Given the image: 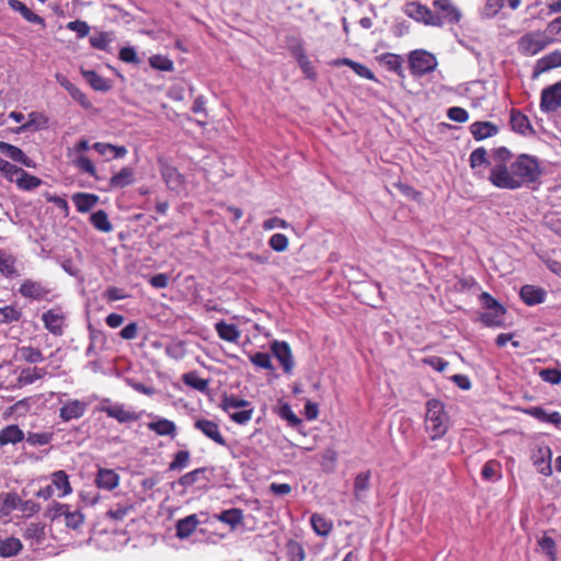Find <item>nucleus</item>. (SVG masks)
<instances>
[{"instance_id":"f3484780","label":"nucleus","mask_w":561,"mask_h":561,"mask_svg":"<svg viewBox=\"0 0 561 561\" xmlns=\"http://www.w3.org/2000/svg\"><path fill=\"white\" fill-rule=\"evenodd\" d=\"M0 152L5 157L10 158L15 162H20L21 164L27 168H34V161L28 158L19 147L13 146L11 144L0 141Z\"/></svg>"},{"instance_id":"ddd939ff","label":"nucleus","mask_w":561,"mask_h":561,"mask_svg":"<svg viewBox=\"0 0 561 561\" xmlns=\"http://www.w3.org/2000/svg\"><path fill=\"white\" fill-rule=\"evenodd\" d=\"M551 457L552 451L549 446H540L533 454V463L536 467L537 471L546 477L552 473L551 468Z\"/></svg>"},{"instance_id":"de8ad7c7","label":"nucleus","mask_w":561,"mask_h":561,"mask_svg":"<svg viewBox=\"0 0 561 561\" xmlns=\"http://www.w3.org/2000/svg\"><path fill=\"white\" fill-rule=\"evenodd\" d=\"M53 488L61 490V496L67 495L71 492L68 474L64 470L56 471L53 473Z\"/></svg>"},{"instance_id":"a18cd8bd","label":"nucleus","mask_w":561,"mask_h":561,"mask_svg":"<svg viewBox=\"0 0 561 561\" xmlns=\"http://www.w3.org/2000/svg\"><path fill=\"white\" fill-rule=\"evenodd\" d=\"M483 479L496 481L501 479V465L496 460H489L484 463L481 472Z\"/></svg>"},{"instance_id":"1a4fd4ad","label":"nucleus","mask_w":561,"mask_h":561,"mask_svg":"<svg viewBox=\"0 0 561 561\" xmlns=\"http://www.w3.org/2000/svg\"><path fill=\"white\" fill-rule=\"evenodd\" d=\"M271 350L279 364L283 366L284 373L291 375L295 362L289 344L284 341H275L272 343Z\"/></svg>"},{"instance_id":"6ab92c4d","label":"nucleus","mask_w":561,"mask_h":561,"mask_svg":"<svg viewBox=\"0 0 561 561\" xmlns=\"http://www.w3.org/2000/svg\"><path fill=\"white\" fill-rule=\"evenodd\" d=\"M87 410V403L80 400L68 401L59 410V416L62 421L68 422L73 419L81 417Z\"/></svg>"},{"instance_id":"4be33fe9","label":"nucleus","mask_w":561,"mask_h":561,"mask_svg":"<svg viewBox=\"0 0 561 561\" xmlns=\"http://www.w3.org/2000/svg\"><path fill=\"white\" fill-rule=\"evenodd\" d=\"M56 80L68 91L71 98L79 102L84 108H89L91 106V103L89 102L85 94L78 87L71 83L65 76L57 73Z\"/></svg>"},{"instance_id":"c756f323","label":"nucleus","mask_w":561,"mask_h":561,"mask_svg":"<svg viewBox=\"0 0 561 561\" xmlns=\"http://www.w3.org/2000/svg\"><path fill=\"white\" fill-rule=\"evenodd\" d=\"M182 381L190 388L206 392L208 390L209 380L202 378L197 371H188L182 376Z\"/></svg>"},{"instance_id":"69168bd1","label":"nucleus","mask_w":561,"mask_h":561,"mask_svg":"<svg viewBox=\"0 0 561 561\" xmlns=\"http://www.w3.org/2000/svg\"><path fill=\"white\" fill-rule=\"evenodd\" d=\"M111 38L107 33H100L98 35L90 37V44L92 47L108 51L110 50Z\"/></svg>"},{"instance_id":"0eeeda50","label":"nucleus","mask_w":561,"mask_h":561,"mask_svg":"<svg viewBox=\"0 0 561 561\" xmlns=\"http://www.w3.org/2000/svg\"><path fill=\"white\" fill-rule=\"evenodd\" d=\"M409 61L412 73L416 76L432 72L437 66L435 56L425 50L412 51Z\"/></svg>"},{"instance_id":"423d86ee","label":"nucleus","mask_w":561,"mask_h":561,"mask_svg":"<svg viewBox=\"0 0 561 561\" xmlns=\"http://www.w3.org/2000/svg\"><path fill=\"white\" fill-rule=\"evenodd\" d=\"M251 403L237 397H227L222 400L221 407L229 417L237 424H247L253 415Z\"/></svg>"},{"instance_id":"e2e57ef3","label":"nucleus","mask_w":561,"mask_h":561,"mask_svg":"<svg viewBox=\"0 0 561 561\" xmlns=\"http://www.w3.org/2000/svg\"><path fill=\"white\" fill-rule=\"evenodd\" d=\"M0 314L4 323H11L19 321L22 317V312L14 306L0 307Z\"/></svg>"},{"instance_id":"bb28decb","label":"nucleus","mask_w":561,"mask_h":561,"mask_svg":"<svg viewBox=\"0 0 561 561\" xmlns=\"http://www.w3.org/2000/svg\"><path fill=\"white\" fill-rule=\"evenodd\" d=\"M119 477L112 469H99L95 483L100 489L113 490L118 484Z\"/></svg>"},{"instance_id":"603ef678","label":"nucleus","mask_w":561,"mask_h":561,"mask_svg":"<svg viewBox=\"0 0 561 561\" xmlns=\"http://www.w3.org/2000/svg\"><path fill=\"white\" fill-rule=\"evenodd\" d=\"M504 7V0H485L481 9V16L483 19L494 18Z\"/></svg>"},{"instance_id":"09e8293b","label":"nucleus","mask_w":561,"mask_h":561,"mask_svg":"<svg viewBox=\"0 0 561 561\" xmlns=\"http://www.w3.org/2000/svg\"><path fill=\"white\" fill-rule=\"evenodd\" d=\"M133 181V171L129 168H123L118 173L111 178L112 187H125Z\"/></svg>"},{"instance_id":"0e129e2a","label":"nucleus","mask_w":561,"mask_h":561,"mask_svg":"<svg viewBox=\"0 0 561 561\" xmlns=\"http://www.w3.org/2000/svg\"><path fill=\"white\" fill-rule=\"evenodd\" d=\"M0 171L7 176V179L10 182H14L19 172L21 171V168L0 157Z\"/></svg>"},{"instance_id":"6e6552de","label":"nucleus","mask_w":561,"mask_h":561,"mask_svg":"<svg viewBox=\"0 0 561 561\" xmlns=\"http://www.w3.org/2000/svg\"><path fill=\"white\" fill-rule=\"evenodd\" d=\"M405 13L417 22L426 25L442 26L443 20L438 14L433 13L426 5L419 2L407 4Z\"/></svg>"},{"instance_id":"ea45409f","label":"nucleus","mask_w":561,"mask_h":561,"mask_svg":"<svg viewBox=\"0 0 561 561\" xmlns=\"http://www.w3.org/2000/svg\"><path fill=\"white\" fill-rule=\"evenodd\" d=\"M538 547L542 553H545L550 561H557V543L554 539L547 534H543L537 540Z\"/></svg>"},{"instance_id":"c9c22d12","label":"nucleus","mask_w":561,"mask_h":561,"mask_svg":"<svg viewBox=\"0 0 561 561\" xmlns=\"http://www.w3.org/2000/svg\"><path fill=\"white\" fill-rule=\"evenodd\" d=\"M14 182L21 190L24 191L34 190L42 184V180L39 178L27 173L23 169H21Z\"/></svg>"},{"instance_id":"37998d69","label":"nucleus","mask_w":561,"mask_h":561,"mask_svg":"<svg viewBox=\"0 0 561 561\" xmlns=\"http://www.w3.org/2000/svg\"><path fill=\"white\" fill-rule=\"evenodd\" d=\"M22 549L20 539L10 537L0 543V556L10 558L16 556Z\"/></svg>"},{"instance_id":"dca6fc26","label":"nucleus","mask_w":561,"mask_h":561,"mask_svg":"<svg viewBox=\"0 0 561 561\" xmlns=\"http://www.w3.org/2000/svg\"><path fill=\"white\" fill-rule=\"evenodd\" d=\"M42 320L45 328L54 335L60 336L62 334V327L65 323V316L62 312L50 309L43 313Z\"/></svg>"},{"instance_id":"864d4df0","label":"nucleus","mask_w":561,"mask_h":561,"mask_svg":"<svg viewBox=\"0 0 561 561\" xmlns=\"http://www.w3.org/2000/svg\"><path fill=\"white\" fill-rule=\"evenodd\" d=\"M21 502L20 496L16 493H5L0 499V511L4 514H9L15 510Z\"/></svg>"},{"instance_id":"7c9ffc66","label":"nucleus","mask_w":561,"mask_h":561,"mask_svg":"<svg viewBox=\"0 0 561 561\" xmlns=\"http://www.w3.org/2000/svg\"><path fill=\"white\" fill-rule=\"evenodd\" d=\"M215 518L229 525L231 528H236L243 520V512L240 508H229L217 514Z\"/></svg>"},{"instance_id":"2eb2a0df","label":"nucleus","mask_w":561,"mask_h":561,"mask_svg":"<svg viewBox=\"0 0 561 561\" xmlns=\"http://www.w3.org/2000/svg\"><path fill=\"white\" fill-rule=\"evenodd\" d=\"M19 291L23 297L34 300H42L49 293V290L41 282H35L32 279L24 280L20 286Z\"/></svg>"},{"instance_id":"f257e3e1","label":"nucleus","mask_w":561,"mask_h":561,"mask_svg":"<svg viewBox=\"0 0 561 561\" xmlns=\"http://www.w3.org/2000/svg\"><path fill=\"white\" fill-rule=\"evenodd\" d=\"M491 158L492 164L488 176L491 184L501 190H517L512 152L505 147H499L492 150Z\"/></svg>"},{"instance_id":"58836bf2","label":"nucleus","mask_w":561,"mask_h":561,"mask_svg":"<svg viewBox=\"0 0 561 561\" xmlns=\"http://www.w3.org/2000/svg\"><path fill=\"white\" fill-rule=\"evenodd\" d=\"M23 537L35 543H41L45 539V526L41 523H31L24 528Z\"/></svg>"},{"instance_id":"8fccbe9b","label":"nucleus","mask_w":561,"mask_h":561,"mask_svg":"<svg viewBox=\"0 0 561 561\" xmlns=\"http://www.w3.org/2000/svg\"><path fill=\"white\" fill-rule=\"evenodd\" d=\"M93 148L101 156L112 154L114 158H118L126 153L125 147H116L111 144L95 142Z\"/></svg>"},{"instance_id":"6e6d98bb","label":"nucleus","mask_w":561,"mask_h":561,"mask_svg":"<svg viewBox=\"0 0 561 561\" xmlns=\"http://www.w3.org/2000/svg\"><path fill=\"white\" fill-rule=\"evenodd\" d=\"M152 68L161 71H172L173 61L164 55H153L149 58Z\"/></svg>"},{"instance_id":"39448f33","label":"nucleus","mask_w":561,"mask_h":561,"mask_svg":"<svg viewBox=\"0 0 561 561\" xmlns=\"http://www.w3.org/2000/svg\"><path fill=\"white\" fill-rule=\"evenodd\" d=\"M479 300L484 309L480 314L481 322L490 328L503 327L505 308L486 291L480 294Z\"/></svg>"},{"instance_id":"052dcab7","label":"nucleus","mask_w":561,"mask_h":561,"mask_svg":"<svg viewBox=\"0 0 561 561\" xmlns=\"http://www.w3.org/2000/svg\"><path fill=\"white\" fill-rule=\"evenodd\" d=\"M268 245L276 252H284L288 249V238L283 233H274L268 239Z\"/></svg>"},{"instance_id":"774afa93","label":"nucleus","mask_w":561,"mask_h":561,"mask_svg":"<svg viewBox=\"0 0 561 561\" xmlns=\"http://www.w3.org/2000/svg\"><path fill=\"white\" fill-rule=\"evenodd\" d=\"M75 165L77 168H79L81 171H83L92 176H95V173H96L95 167H94L93 162L88 157L79 156L75 160Z\"/></svg>"},{"instance_id":"4468645a","label":"nucleus","mask_w":561,"mask_h":561,"mask_svg":"<svg viewBox=\"0 0 561 561\" xmlns=\"http://www.w3.org/2000/svg\"><path fill=\"white\" fill-rule=\"evenodd\" d=\"M161 163V175L164 180L165 185L169 187V190L174 191L176 193H180L184 190L185 182L182 174L179 173V171L168 164Z\"/></svg>"},{"instance_id":"a878e982","label":"nucleus","mask_w":561,"mask_h":561,"mask_svg":"<svg viewBox=\"0 0 561 561\" xmlns=\"http://www.w3.org/2000/svg\"><path fill=\"white\" fill-rule=\"evenodd\" d=\"M24 438V432L15 424L8 425L0 431V446L16 444Z\"/></svg>"},{"instance_id":"13d9d810","label":"nucleus","mask_w":561,"mask_h":561,"mask_svg":"<svg viewBox=\"0 0 561 561\" xmlns=\"http://www.w3.org/2000/svg\"><path fill=\"white\" fill-rule=\"evenodd\" d=\"M469 161H470V167L472 169H477L479 167L486 165L489 163L486 149H484L483 147H479V148L474 149L470 153Z\"/></svg>"},{"instance_id":"a211bd4d","label":"nucleus","mask_w":561,"mask_h":561,"mask_svg":"<svg viewBox=\"0 0 561 561\" xmlns=\"http://www.w3.org/2000/svg\"><path fill=\"white\" fill-rule=\"evenodd\" d=\"M524 413L533 416L534 419L542 422V423H550L554 426L561 425V413L553 411V412H547L541 407H530L527 409H524Z\"/></svg>"},{"instance_id":"c03bdc74","label":"nucleus","mask_w":561,"mask_h":561,"mask_svg":"<svg viewBox=\"0 0 561 561\" xmlns=\"http://www.w3.org/2000/svg\"><path fill=\"white\" fill-rule=\"evenodd\" d=\"M19 357L28 364H36L44 359L42 352L32 346H22L18 348Z\"/></svg>"},{"instance_id":"2f4dec72","label":"nucleus","mask_w":561,"mask_h":561,"mask_svg":"<svg viewBox=\"0 0 561 561\" xmlns=\"http://www.w3.org/2000/svg\"><path fill=\"white\" fill-rule=\"evenodd\" d=\"M198 526L196 515H190L176 523V536L181 539L190 537Z\"/></svg>"},{"instance_id":"5701e85b","label":"nucleus","mask_w":561,"mask_h":561,"mask_svg":"<svg viewBox=\"0 0 561 561\" xmlns=\"http://www.w3.org/2000/svg\"><path fill=\"white\" fill-rule=\"evenodd\" d=\"M147 426L149 430L153 431L157 435L160 436L174 437L176 435L175 423L168 419L154 417V420L149 422Z\"/></svg>"},{"instance_id":"9d476101","label":"nucleus","mask_w":561,"mask_h":561,"mask_svg":"<svg viewBox=\"0 0 561 561\" xmlns=\"http://www.w3.org/2000/svg\"><path fill=\"white\" fill-rule=\"evenodd\" d=\"M540 107L543 112H554L561 107V82L542 91Z\"/></svg>"},{"instance_id":"49530a36","label":"nucleus","mask_w":561,"mask_h":561,"mask_svg":"<svg viewBox=\"0 0 561 561\" xmlns=\"http://www.w3.org/2000/svg\"><path fill=\"white\" fill-rule=\"evenodd\" d=\"M91 224L100 231L108 232L112 230V225L108 220L107 214L104 210H98L91 215Z\"/></svg>"},{"instance_id":"4d7b16f0","label":"nucleus","mask_w":561,"mask_h":561,"mask_svg":"<svg viewBox=\"0 0 561 561\" xmlns=\"http://www.w3.org/2000/svg\"><path fill=\"white\" fill-rule=\"evenodd\" d=\"M191 454L188 450H179L169 465L170 470H183L188 466Z\"/></svg>"},{"instance_id":"79ce46f5","label":"nucleus","mask_w":561,"mask_h":561,"mask_svg":"<svg viewBox=\"0 0 561 561\" xmlns=\"http://www.w3.org/2000/svg\"><path fill=\"white\" fill-rule=\"evenodd\" d=\"M561 66V53L553 51L542 58H540L536 64V69L539 72L547 71L549 69L560 67Z\"/></svg>"},{"instance_id":"cd10ccee","label":"nucleus","mask_w":561,"mask_h":561,"mask_svg":"<svg viewBox=\"0 0 561 561\" xmlns=\"http://www.w3.org/2000/svg\"><path fill=\"white\" fill-rule=\"evenodd\" d=\"M216 331L221 340L230 343H237L240 339V331L236 324L219 321L215 325Z\"/></svg>"},{"instance_id":"b1692460","label":"nucleus","mask_w":561,"mask_h":561,"mask_svg":"<svg viewBox=\"0 0 561 561\" xmlns=\"http://www.w3.org/2000/svg\"><path fill=\"white\" fill-rule=\"evenodd\" d=\"M470 131L476 140H483L496 135L499 128L491 122H474L470 125Z\"/></svg>"},{"instance_id":"7ed1b4c3","label":"nucleus","mask_w":561,"mask_h":561,"mask_svg":"<svg viewBox=\"0 0 561 561\" xmlns=\"http://www.w3.org/2000/svg\"><path fill=\"white\" fill-rule=\"evenodd\" d=\"M513 171L516 178L517 190L538 184L543 173L538 159L529 154L516 157L513 160Z\"/></svg>"},{"instance_id":"f03ea898","label":"nucleus","mask_w":561,"mask_h":561,"mask_svg":"<svg viewBox=\"0 0 561 561\" xmlns=\"http://www.w3.org/2000/svg\"><path fill=\"white\" fill-rule=\"evenodd\" d=\"M450 425L449 416L445 405L437 399L426 402L424 428L432 440L440 439L448 432Z\"/></svg>"},{"instance_id":"f704fd0d","label":"nucleus","mask_w":561,"mask_h":561,"mask_svg":"<svg viewBox=\"0 0 561 561\" xmlns=\"http://www.w3.org/2000/svg\"><path fill=\"white\" fill-rule=\"evenodd\" d=\"M378 61L388 70L398 75L402 72V57L392 53H385L377 57Z\"/></svg>"},{"instance_id":"680f3d73","label":"nucleus","mask_w":561,"mask_h":561,"mask_svg":"<svg viewBox=\"0 0 561 561\" xmlns=\"http://www.w3.org/2000/svg\"><path fill=\"white\" fill-rule=\"evenodd\" d=\"M540 378L551 385H559L561 382V369L559 368H545L539 371Z\"/></svg>"},{"instance_id":"f8f14e48","label":"nucleus","mask_w":561,"mask_h":561,"mask_svg":"<svg viewBox=\"0 0 561 561\" xmlns=\"http://www.w3.org/2000/svg\"><path fill=\"white\" fill-rule=\"evenodd\" d=\"M194 427L202 432L207 438L211 439L214 443L220 446L227 445V442L225 437L221 435L219 426L216 422L206 419H199L195 421Z\"/></svg>"},{"instance_id":"c85d7f7f","label":"nucleus","mask_w":561,"mask_h":561,"mask_svg":"<svg viewBox=\"0 0 561 561\" xmlns=\"http://www.w3.org/2000/svg\"><path fill=\"white\" fill-rule=\"evenodd\" d=\"M98 201L99 197L94 194L77 193L72 195V202L80 213H87L91 210L96 205Z\"/></svg>"},{"instance_id":"e433bc0d","label":"nucleus","mask_w":561,"mask_h":561,"mask_svg":"<svg viewBox=\"0 0 561 561\" xmlns=\"http://www.w3.org/2000/svg\"><path fill=\"white\" fill-rule=\"evenodd\" d=\"M47 374L46 368L28 367L21 370L18 381L20 385H31Z\"/></svg>"},{"instance_id":"a19ab883","label":"nucleus","mask_w":561,"mask_h":561,"mask_svg":"<svg viewBox=\"0 0 561 561\" xmlns=\"http://www.w3.org/2000/svg\"><path fill=\"white\" fill-rule=\"evenodd\" d=\"M511 125L515 131L520 133L523 135L531 130L528 117L518 111H512Z\"/></svg>"},{"instance_id":"5fc2aeb1","label":"nucleus","mask_w":561,"mask_h":561,"mask_svg":"<svg viewBox=\"0 0 561 561\" xmlns=\"http://www.w3.org/2000/svg\"><path fill=\"white\" fill-rule=\"evenodd\" d=\"M250 362L256 367L264 368L266 370L273 371L274 366L271 360V356L267 353L257 352L249 357Z\"/></svg>"},{"instance_id":"20e7f679","label":"nucleus","mask_w":561,"mask_h":561,"mask_svg":"<svg viewBox=\"0 0 561 561\" xmlns=\"http://www.w3.org/2000/svg\"><path fill=\"white\" fill-rule=\"evenodd\" d=\"M554 43L546 31H533L524 34L517 42L518 51L524 56H535Z\"/></svg>"},{"instance_id":"bf43d9fd","label":"nucleus","mask_w":561,"mask_h":561,"mask_svg":"<svg viewBox=\"0 0 561 561\" xmlns=\"http://www.w3.org/2000/svg\"><path fill=\"white\" fill-rule=\"evenodd\" d=\"M53 439V433H32L30 432L26 436V442L31 446H44L48 445Z\"/></svg>"},{"instance_id":"473e14b6","label":"nucleus","mask_w":561,"mask_h":561,"mask_svg":"<svg viewBox=\"0 0 561 561\" xmlns=\"http://www.w3.org/2000/svg\"><path fill=\"white\" fill-rule=\"evenodd\" d=\"M82 76L95 91L105 92L111 89L110 81L98 75L94 70H82Z\"/></svg>"},{"instance_id":"4c0bfd02","label":"nucleus","mask_w":561,"mask_h":561,"mask_svg":"<svg viewBox=\"0 0 561 561\" xmlns=\"http://www.w3.org/2000/svg\"><path fill=\"white\" fill-rule=\"evenodd\" d=\"M370 484V471H364L356 476L354 481V496L357 500L365 497Z\"/></svg>"},{"instance_id":"3c124183","label":"nucleus","mask_w":561,"mask_h":561,"mask_svg":"<svg viewBox=\"0 0 561 561\" xmlns=\"http://www.w3.org/2000/svg\"><path fill=\"white\" fill-rule=\"evenodd\" d=\"M15 257L3 250H0V273L5 276L15 274Z\"/></svg>"},{"instance_id":"72a5a7b5","label":"nucleus","mask_w":561,"mask_h":561,"mask_svg":"<svg viewBox=\"0 0 561 561\" xmlns=\"http://www.w3.org/2000/svg\"><path fill=\"white\" fill-rule=\"evenodd\" d=\"M310 523L313 531L322 537L328 536L333 528L332 522L318 513L312 514Z\"/></svg>"},{"instance_id":"412c9836","label":"nucleus","mask_w":561,"mask_h":561,"mask_svg":"<svg viewBox=\"0 0 561 561\" xmlns=\"http://www.w3.org/2000/svg\"><path fill=\"white\" fill-rule=\"evenodd\" d=\"M546 291L534 285H524L520 288L519 296L522 300L528 306L539 305L545 301Z\"/></svg>"},{"instance_id":"aec40b11","label":"nucleus","mask_w":561,"mask_h":561,"mask_svg":"<svg viewBox=\"0 0 561 561\" xmlns=\"http://www.w3.org/2000/svg\"><path fill=\"white\" fill-rule=\"evenodd\" d=\"M100 411L106 413L110 417L116 419L121 423H128L138 419L136 413L125 410L119 404H102Z\"/></svg>"},{"instance_id":"9b49d317","label":"nucleus","mask_w":561,"mask_h":561,"mask_svg":"<svg viewBox=\"0 0 561 561\" xmlns=\"http://www.w3.org/2000/svg\"><path fill=\"white\" fill-rule=\"evenodd\" d=\"M433 5L438 10V14L444 23L457 24L461 20L460 10L451 2V0H434Z\"/></svg>"},{"instance_id":"393cba45","label":"nucleus","mask_w":561,"mask_h":561,"mask_svg":"<svg viewBox=\"0 0 561 561\" xmlns=\"http://www.w3.org/2000/svg\"><path fill=\"white\" fill-rule=\"evenodd\" d=\"M8 4L13 11L19 12L27 22L45 26L44 19L42 16H39L38 14L34 13L22 1L8 0Z\"/></svg>"},{"instance_id":"338daca9","label":"nucleus","mask_w":561,"mask_h":561,"mask_svg":"<svg viewBox=\"0 0 561 561\" xmlns=\"http://www.w3.org/2000/svg\"><path fill=\"white\" fill-rule=\"evenodd\" d=\"M297 61L307 78L312 79V80L316 79V71H314L310 60L304 53H299L297 55Z\"/></svg>"}]
</instances>
